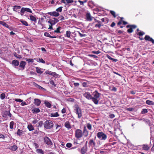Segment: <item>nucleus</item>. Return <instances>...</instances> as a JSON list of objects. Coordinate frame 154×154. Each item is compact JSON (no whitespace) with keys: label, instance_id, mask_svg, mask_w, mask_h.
I'll list each match as a JSON object with an SVG mask.
<instances>
[{"label":"nucleus","instance_id":"41","mask_svg":"<svg viewBox=\"0 0 154 154\" xmlns=\"http://www.w3.org/2000/svg\"><path fill=\"white\" fill-rule=\"evenodd\" d=\"M110 12L114 18L116 17V13L114 11H110Z\"/></svg>","mask_w":154,"mask_h":154},{"label":"nucleus","instance_id":"1","mask_svg":"<svg viewBox=\"0 0 154 154\" xmlns=\"http://www.w3.org/2000/svg\"><path fill=\"white\" fill-rule=\"evenodd\" d=\"M100 94L97 91H94L92 94L93 96H92V101L95 104H97L98 103Z\"/></svg>","mask_w":154,"mask_h":154},{"label":"nucleus","instance_id":"10","mask_svg":"<svg viewBox=\"0 0 154 154\" xmlns=\"http://www.w3.org/2000/svg\"><path fill=\"white\" fill-rule=\"evenodd\" d=\"M96 144L95 142L93 139H90L88 142L89 146H91L92 148H94L96 146Z\"/></svg>","mask_w":154,"mask_h":154},{"label":"nucleus","instance_id":"60","mask_svg":"<svg viewBox=\"0 0 154 154\" xmlns=\"http://www.w3.org/2000/svg\"><path fill=\"white\" fill-rule=\"evenodd\" d=\"M73 84L75 87H78L79 85V84L77 82L74 83Z\"/></svg>","mask_w":154,"mask_h":154},{"label":"nucleus","instance_id":"12","mask_svg":"<svg viewBox=\"0 0 154 154\" xmlns=\"http://www.w3.org/2000/svg\"><path fill=\"white\" fill-rule=\"evenodd\" d=\"M83 96L88 100H92V96L88 92L85 93L83 94Z\"/></svg>","mask_w":154,"mask_h":154},{"label":"nucleus","instance_id":"33","mask_svg":"<svg viewBox=\"0 0 154 154\" xmlns=\"http://www.w3.org/2000/svg\"><path fill=\"white\" fill-rule=\"evenodd\" d=\"M10 149L12 151H15L17 149V147L16 145H14L11 146Z\"/></svg>","mask_w":154,"mask_h":154},{"label":"nucleus","instance_id":"40","mask_svg":"<svg viewBox=\"0 0 154 154\" xmlns=\"http://www.w3.org/2000/svg\"><path fill=\"white\" fill-rule=\"evenodd\" d=\"M37 61L38 62H39L41 63H45V61L42 58L38 59Z\"/></svg>","mask_w":154,"mask_h":154},{"label":"nucleus","instance_id":"13","mask_svg":"<svg viewBox=\"0 0 154 154\" xmlns=\"http://www.w3.org/2000/svg\"><path fill=\"white\" fill-rule=\"evenodd\" d=\"M25 11L29 12L31 13H32V11L30 8L23 7L20 10V12L22 13H24Z\"/></svg>","mask_w":154,"mask_h":154},{"label":"nucleus","instance_id":"59","mask_svg":"<svg viewBox=\"0 0 154 154\" xmlns=\"http://www.w3.org/2000/svg\"><path fill=\"white\" fill-rule=\"evenodd\" d=\"M2 25L6 27H8V25L4 22H3Z\"/></svg>","mask_w":154,"mask_h":154},{"label":"nucleus","instance_id":"31","mask_svg":"<svg viewBox=\"0 0 154 154\" xmlns=\"http://www.w3.org/2000/svg\"><path fill=\"white\" fill-rule=\"evenodd\" d=\"M23 131L22 130H20V129H18L17 130V134L18 136H21L23 134Z\"/></svg>","mask_w":154,"mask_h":154},{"label":"nucleus","instance_id":"20","mask_svg":"<svg viewBox=\"0 0 154 154\" xmlns=\"http://www.w3.org/2000/svg\"><path fill=\"white\" fill-rule=\"evenodd\" d=\"M141 146L143 149L144 150L148 151L150 149L149 147L147 144H143Z\"/></svg>","mask_w":154,"mask_h":154},{"label":"nucleus","instance_id":"36","mask_svg":"<svg viewBox=\"0 0 154 154\" xmlns=\"http://www.w3.org/2000/svg\"><path fill=\"white\" fill-rule=\"evenodd\" d=\"M20 22H21L22 23L24 26H28L27 22L25 20H20Z\"/></svg>","mask_w":154,"mask_h":154},{"label":"nucleus","instance_id":"42","mask_svg":"<svg viewBox=\"0 0 154 154\" xmlns=\"http://www.w3.org/2000/svg\"><path fill=\"white\" fill-rule=\"evenodd\" d=\"M14 124V122L11 121L10 123V129H12L13 128V126Z\"/></svg>","mask_w":154,"mask_h":154},{"label":"nucleus","instance_id":"56","mask_svg":"<svg viewBox=\"0 0 154 154\" xmlns=\"http://www.w3.org/2000/svg\"><path fill=\"white\" fill-rule=\"evenodd\" d=\"M78 33L79 35L81 37H85L86 35L85 34H82L80 32H78Z\"/></svg>","mask_w":154,"mask_h":154},{"label":"nucleus","instance_id":"53","mask_svg":"<svg viewBox=\"0 0 154 154\" xmlns=\"http://www.w3.org/2000/svg\"><path fill=\"white\" fill-rule=\"evenodd\" d=\"M87 126L88 129L90 130L91 129V125L90 124L88 123L87 125Z\"/></svg>","mask_w":154,"mask_h":154},{"label":"nucleus","instance_id":"21","mask_svg":"<svg viewBox=\"0 0 154 154\" xmlns=\"http://www.w3.org/2000/svg\"><path fill=\"white\" fill-rule=\"evenodd\" d=\"M12 64L14 66H18L19 65V62L17 60H14L12 61Z\"/></svg>","mask_w":154,"mask_h":154},{"label":"nucleus","instance_id":"9","mask_svg":"<svg viewBox=\"0 0 154 154\" xmlns=\"http://www.w3.org/2000/svg\"><path fill=\"white\" fill-rule=\"evenodd\" d=\"M47 14L54 17H57L60 15V14L56 11L49 12L47 13Z\"/></svg>","mask_w":154,"mask_h":154},{"label":"nucleus","instance_id":"3","mask_svg":"<svg viewBox=\"0 0 154 154\" xmlns=\"http://www.w3.org/2000/svg\"><path fill=\"white\" fill-rule=\"evenodd\" d=\"M75 137L79 139L82 136V132L81 130L77 129L75 131Z\"/></svg>","mask_w":154,"mask_h":154},{"label":"nucleus","instance_id":"64","mask_svg":"<svg viewBox=\"0 0 154 154\" xmlns=\"http://www.w3.org/2000/svg\"><path fill=\"white\" fill-rule=\"evenodd\" d=\"M34 145L35 146V148L36 149L38 148L39 147L38 145V144L36 143H34Z\"/></svg>","mask_w":154,"mask_h":154},{"label":"nucleus","instance_id":"4","mask_svg":"<svg viewBox=\"0 0 154 154\" xmlns=\"http://www.w3.org/2000/svg\"><path fill=\"white\" fill-rule=\"evenodd\" d=\"M74 110L75 112L78 115V118L80 119L82 116V111L81 109L79 107L78 105L75 106Z\"/></svg>","mask_w":154,"mask_h":154},{"label":"nucleus","instance_id":"23","mask_svg":"<svg viewBox=\"0 0 154 154\" xmlns=\"http://www.w3.org/2000/svg\"><path fill=\"white\" fill-rule=\"evenodd\" d=\"M84 136L85 137H87L88 134V131L87 130L85 127H84L83 131Z\"/></svg>","mask_w":154,"mask_h":154},{"label":"nucleus","instance_id":"39","mask_svg":"<svg viewBox=\"0 0 154 154\" xmlns=\"http://www.w3.org/2000/svg\"><path fill=\"white\" fill-rule=\"evenodd\" d=\"M36 71L38 73L41 74L43 72V71H42L41 68L37 67Z\"/></svg>","mask_w":154,"mask_h":154},{"label":"nucleus","instance_id":"15","mask_svg":"<svg viewBox=\"0 0 154 154\" xmlns=\"http://www.w3.org/2000/svg\"><path fill=\"white\" fill-rule=\"evenodd\" d=\"M45 74L51 75L53 76H55L57 74L55 72H53L49 70H47L45 72Z\"/></svg>","mask_w":154,"mask_h":154},{"label":"nucleus","instance_id":"8","mask_svg":"<svg viewBox=\"0 0 154 154\" xmlns=\"http://www.w3.org/2000/svg\"><path fill=\"white\" fill-rule=\"evenodd\" d=\"M44 142L48 145H52V143L51 140L47 136H45L44 137Z\"/></svg>","mask_w":154,"mask_h":154},{"label":"nucleus","instance_id":"49","mask_svg":"<svg viewBox=\"0 0 154 154\" xmlns=\"http://www.w3.org/2000/svg\"><path fill=\"white\" fill-rule=\"evenodd\" d=\"M61 28V27L59 26L57 28L56 30L54 31V32H56L57 33H60V29Z\"/></svg>","mask_w":154,"mask_h":154},{"label":"nucleus","instance_id":"18","mask_svg":"<svg viewBox=\"0 0 154 154\" xmlns=\"http://www.w3.org/2000/svg\"><path fill=\"white\" fill-rule=\"evenodd\" d=\"M34 104L37 106H39L41 103V100L38 99H34Z\"/></svg>","mask_w":154,"mask_h":154},{"label":"nucleus","instance_id":"25","mask_svg":"<svg viewBox=\"0 0 154 154\" xmlns=\"http://www.w3.org/2000/svg\"><path fill=\"white\" fill-rule=\"evenodd\" d=\"M65 126L68 129H70L71 128L69 122L67 121L66 122L65 124Z\"/></svg>","mask_w":154,"mask_h":154},{"label":"nucleus","instance_id":"62","mask_svg":"<svg viewBox=\"0 0 154 154\" xmlns=\"http://www.w3.org/2000/svg\"><path fill=\"white\" fill-rule=\"evenodd\" d=\"M92 53L95 54H98L100 53V52L98 51H92Z\"/></svg>","mask_w":154,"mask_h":154},{"label":"nucleus","instance_id":"16","mask_svg":"<svg viewBox=\"0 0 154 154\" xmlns=\"http://www.w3.org/2000/svg\"><path fill=\"white\" fill-rule=\"evenodd\" d=\"M51 103V101L50 103L47 100H45L44 101V103L45 106L48 108H50L51 107L52 105Z\"/></svg>","mask_w":154,"mask_h":154},{"label":"nucleus","instance_id":"5","mask_svg":"<svg viewBox=\"0 0 154 154\" xmlns=\"http://www.w3.org/2000/svg\"><path fill=\"white\" fill-rule=\"evenodd\" d=\"M97 137L100 140H105L106 139V135L102 132H99L97 134Z\"/></svg>","mask_w":154,"mask_h":154},{"label":"nucleus","instance_id":"27","mask_svg":"<svg viewBox=\"0 0 154 154\" xmlns=\"http://www.w3.org/2000/svg\"><path fill=\"white\" fill-rule=\"evenodd\" d=\"M29 17L31 20L34 21L35 23L36 22V19L34 16L31 15Z\"/></svg>","mask_w":154,"mask_h":154},{"label":"nucleus","instance_id":"17","mask_svg":"<svg viewBox=\"0 0 154 154\" xmlns=\"http://www.w3.org/2000/svg\"><path fill=\"white\" fill-rule=\"evenodd\" d=\"M87 146H84L81 149V153L82 154H85L87 152Z\"/></svg>","mask_w":154,"mask_h":154},{"label":"nucleus","instance_id":"52","mask_svg":"<svg viewBox=\"0 0 154 154\" xmlns=\"http://www.w3.org/2000/svg\"><path fill=\"white\" fill-rule=\"evenodd\" d=\"M101 26V25L100 24V22L99 21L98 22V23L97 24L95 25V27H98L100 28Z\"/></svg>","mask_w":154,"mask_h":154},{"label":"nucleus","instance_id":"47","mask_svg":"<svg viewBox=\"0 0 154 154\" xmlns=\"http://www.w3.org/2000/svg\"><path fill=\"white\" fill-rule=\"evenodd\" d=\"M62 8L63 7H60L56 9V11L57 12H61L62 11Z\"/></svg>","mask_w":154,"mask_h":154},{"label":"nucleus","instance_id":"63","mask_svg":"<svg viewBox=\"0 0 154 154\" xmlns=\"http://www.w3.org/2000/svg\"><path fill=\"white\" fill-rule=\"evenodd\" d=\"M38 121L37 119H35L33 120L32 123L33 124H35L38 122Z\"/></svg>","mask_w":154,"mask_h":154},{"label":"nucleus","instance_id":"2","mask_svg":"<svg viewBox=\"0 0 154 154\" xmlns=\"http://www.w3.org/2000/svg\"><path fill=\"white\" fill-rule=\"evenodd\" d=\"M54 124L51 120H46L44 123V128L47 129H50L52 128Z\"/></svg>","mask_w":154,"mask_h":154},{"label":"nucleus","instance_id":"11","mask_svg":"<svg viewBox=\"0 0 154 154\" xmlns=\"http://www.w3.org/2000/svg\"><path fill=\"white\" fill-rule=\"evenodd\" d=\"M86 19L88 21H91L94 18L92 17L89 13H87L86 14Z\"/></svg>","mask_w":154,"mask_h":154},{"label":"nucleus","instance_id":"26","mask_svg":"<svg viewBox=\"0 0 154 154\" xmlns=\"http://www.w3.org/2000/svg\"><path fill=\"white\" fill-rule=\"evenodd\" d=\"M21 8V7L18 5H15L14 6L13 9L14 11L17 12V10L18 9H20Z\"/></svg>","mask_w":154,"mask_h":154},{"label":"nucleus","instance_id":"44","mask_svg":"<svg viewBox=\"0 0 154 154\" xmlns=\"http://www.w3.org/2000/svg\"><path fill=\"white\" fill-rule=\"evenodd\" d=\"M25 60L29 63L30 62L33 63L34 62V61L32 59L26 58Z\"/></svg>","mask_w":154,"mask_h":154},{"label":"nucleus","instance_id":"50","mask_svg":"<svg viewBox=\"0 0 154 154\" xmlns=\"http://www.w3.org/2000/svg\"><path fill=\"white\" fill-rule=\"evenodd\" d=\"M148 112V110L147 109H143L141 111V113L142 114H144Z\"/></svg>","mask_w":154,"mask_h":154},{"label":"nucleus","instance_id":"19","mask_svg":"<svg viewBox=\"0 0 154 154\" xmlns=\"http://www.w3.org/2000/svg\"><path fill=\"white\" fill-rule=\"evenodd\" d=\"M26 63L25 61H22L20 62V64L19 65L20 67L24 69L25 68Z\"/></svg>","mask_w":154,"mask_h":154},{"label":"nucleus","instance_id":"38","mask_svg":"<svg viewBox=\"0 0 154 154\" xmlns=\"http://www.w3.org/2000/svg\"><path fill=\"white\" fill-rule=\"evenodd\" d=\"M106 57H107L110 60H112L116 62L118 61L117 59H114L112 58L108 54H106Z\"/></svg>","mask_w":154,"mask_h":154},{"label":"nucleus","instance_id":"32","mask_svg":"<svg viewBox=\"0 0 154 154\" xmlns=\"http://www.w3.org/2000/svg\"><path fill=\"white\" fill-rule=\"evenodd\" d=\"M34 85L37 88H38L40 90H45V89L42 87L41 86L39 85H38L36 83H34Z\"/></svg>","mask_w":154,"mask_h":154},{"label":"nucleus","instance_id":"54","mask_svg":"<svg viewBox=\"0 0 154 154\" xmlns=\"http://www.w3.org/2000/svg\"><path fill=\"white\" fill-rule=\"evenodd\" d=\"M58 19L61 20H64L65 19L64 17L62 15L58 17Z\"/></svg>","mask_w":154,"mask_h":154},{"label":"nucleus","instance_id":"28","mask_svg":"<svg viewBox=\"0 0 154 154\" xmlns=\"http://www.w3.org/2000/svg\"><path fill=\"white\" fill-rule=\"evenodd\" d=\"M44 35L45 36H47V37H50L51 38H56V36H51V35L50 34H49V33H48V32H45V33L44 34Z\"/></svg>","mask_w":154,"mask_h":154},{"label":"nucleus","instance_id":"7","mask_svg":"<svg viewBox=\"0 0 154 154\" xmlns=\"http://www.w3.org/2000/svg\"><path fill=\"white\" fill-rule=\"evenodd\" d=\"M59 20L57 18L54 17L52 19H50L48 21V23L50 24L51 26L55 25L57 22H58Z\"/></svg>","mask_w":154,"mask_h":154},{"label":"nucleus","instance_id":"51","mask_svg":"<svg viewBox=\"0 0 154 154\" xmlns=\"http://www.w3.org/2000/svg\"><path fill=\"white\" fill-rule=\"evenodd\" d=\"M5 114L6 116H8L10 117H11L12 116L11 114L10 113L9 111H6L5 113Z\"/></svg>","mask_w":154,"mask_h":154},{"label":"nucleus","instance_id":"57","mask_svg":"<svg viewBox=\"0 0 154 154\" xmlns=\"http://www.w3.org/2000/svg\"><path fill=\"white\" fill-rule=\"evenodd\" d=\"M15 100L17 102H23V100L20 99H15Z\"/></svg>","mask_w":154,"mask_h":154},{"label":"nucleus","instance_id":"22","mask_svg":"<svg viewBox=\"0 0 154 154\" xmlns=\"http://www.w3.org/2000/svg\"><path fill=\"white\" fill-rule=\"evenodd\" d=\"M32 112L33 113H37L40 112V110L39 108H35L32 110Z\"/></svg>","mask_w":154,"mask_h":154},{"label":"nucleus","instance_id":"61","mask_svg":"<svg viewBox=\"0 0 154 154\" xmlns=\"http://www.w3.org/2000/svg\"><path fill=\"white\" fill-rule=\"evenodd\" d=\"M109 116V118L111 119L115 117V115L113 114H110Z\"/></svg>","mask_w":154,"mask_h":154},{"label":"nucleus","instance_id":"58","mask_svg":"<svg viewBox=\"0 0 154 154\" xmlns=\"http://www.w3.org/2000/svg\"><path fill=\"white\" fill-rule=\"evenodd\" d=\"M87 84H88L87 82H84L82 84V86L84 87H87L88 86Z\"/></svg>","mask_w":154,"mask_h":154},{"label":"nucleus","instance_id":"46","mask_svg":"<svg viewBox=\"0 0 154 154\" xmlns=\"http://www.w3.org/2000/svg\"><path fill=\"white\" fill-rule=\"evenodd\" d=\"M38 125L37 126L38 127H41L43 124V122L42 121H40L38 123Z\"/></svg>","mask_w":154,"mask_h":154},{"label":"nucleus","instance_id":"35","mask_svg":"<svg viewBox=\"0 0 154 154\" xmlns=\"http://www.w3.org/2000/svg\"><path fill=\"white\" fill-rule=\"evenodd\" d=\"M109 89L111 91L116 92L117 91V88L114 87H109Z\"/></svg>","mask_w":154,"mask_h":154},{"label":"nucleus","instance_id":"6","mask_svg":"<svg viewBox=\"0 0 154 154\" xmlns=\"http://www.w3.org/2000/svg\"><path fill=\"white\" fill-rule=\"evenodd\" d=\"M137 27V26L135 25H130L127 26V28H130L129 29H128L127 32L129 33L132 32L133 31V29H136Z\"/></svg>","mask_w":154,"mask_h":154},{"label":"nucleus","instance_id":"14","mask_svg":"<svg viewBox=\"0 0 154 154\" xmlns=\"http://www.w3.org/2000/svg\"><path fill=\"white\" fill-rule=\"evenodd\" d=\"M144 39L146 41L151 42L152 43H154V40L148 35H145L144 37Z\"/></svg>","mask_w":154,"mask_h":154},{"label":"nucleus","instance_id":"43","mask_svg":"<svg viewBox=\"0 0 154 154\" xmlns=\"http://www.w3.org/2000/svg\"><path fill=\"white\" fill-rule=\"evenodd\" d=\"M6 95L5 93H3L1 94L0 98L2 100H3L5 97Z\"/></svg>","mask_w":154,"mask_h":154},{"label":"nucleus","instance_id":"45","mask_svg":"<svg viewBox=\"0 0 154 154\" xmlns=\"http://www.w3.org/2000/svg\"><path fill=\"white\" fill-rule=\"evenodd\" d=\"M145 34V32L143 31H140V32H138L137 33V35H138L141 36H142L143 35H144Z\"/></svg>","mask_w":154,"mask_h":154},{"label":"nucleus","instance_id":"29","mask_svg":"<svg viewBox=\"0 0 154 154\" xmlns=\"http://www.w3.org/2000/svg\"><path fill=\"white\" fill-rule=\"evenodd\" d=\"M146 103L149 105H154V102L153 101L149 100H146Z\"/></svg>","mask_w":154,"mask_h":154},{"label":"nucleus","instance_id":"30","mask_svg":"<svg viewBox=\"0 0 154 154\" xmlns=\"http://www.w3.org/2000/svg\"><path fill=\"white\" fill-rule=\"evenodd\" d=\"M27 128L29 131H33L34 129L33 127L31 124H29L28 125Z\"/></svg>","mask_w":154,"mask_h":154},{"label":"nucleus","instance_id":"37","mask_svg":"<svg viewBox=\"0 0 154 154\" xmlns=\"http://www.w3.org/2000/svg\"><path fill=\"white\" fill-rule=\"evenodd\" d=\"M14 56L16 57L17 58L20 59L22 58L21 55L17 54L15 52L14 53Z\"/></svg>","mask_w":154,"mask_h":154},{"label":"nucleus","instance_id":"55","mask_svg":"<svg viewBox=\"0 0 154 154\" xmlns=\"http://www.w3.org/2000/svg\"><path fill=\"white\" fill-rule=\"evenodd\" d=\"M66 146L68 148H70L72 146V144L70 143H68L66 144Z\"/></svg>","mask_w":154,"mask_h":154},{"label":"nucleus","instance_id":"48","mask_svg":"<svg viewBox=\"0 0 154 154\" xmlns=\"http://www.w3.org/2000/svg\"><path fill=\"white\" fill-rule=\"evenodd\" d=\"M71 32L70 31H67L66 33V37L68 38H70V37Z\"/></svg>","mask_w":154,"mask_h":154},{"label":"nucleus","instance_id":"34","mask_svg":"<svg viewBox=\"0 0 154 154\" xmlns=\"http://www.w3.org/2000/svg\"><path fill=\"white\" fill-rule=\"evenodd\" d=\"M36 152L38 154H44V152L42 149H37L36 150Z\"/></svg>","mask_w":154,"mask_h":154},{"label":"nucleus","instance_id":"24","mask_svg":"<svg viewBox=\"0 0 154 154\" xmlns=\"http://www.w3.org/2000/svg\"><path fill=\"white\" fill-rule=\"evenodd\" d=\"M51 117H57L59 116V114L58 112H56L54 113H51L50 115Z\"/></svg>","mask_w":154,"mask_h":154}]
</instances>
